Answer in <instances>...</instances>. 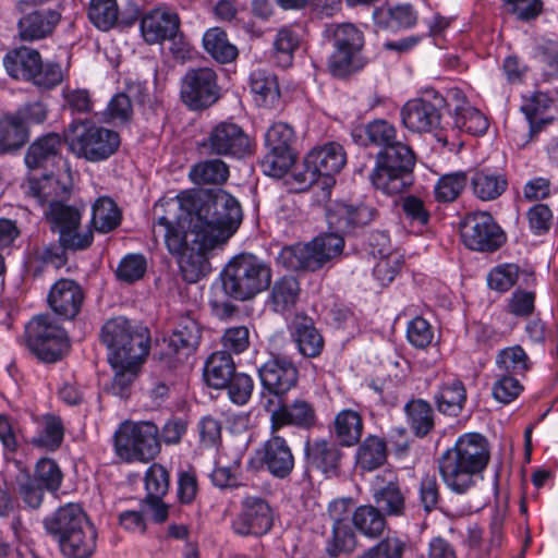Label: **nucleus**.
I'll list each match as a JSON object with an SVG mask.
<instances>
[{"label":"nucleus","mask_w":558,"mask_h":558,"mask_svg":"<svg viewBox=\"0 0 558 558\" xmlns=\"http://www.w3.org/2000/svg\"><path fill=\"white\" fill-rule=\"evenodd\" d=\"M488 461L489 450L485 437L469 433L460 436L451 448L441 453L437 465L446 487L454 494L463 495L483 480Z\"/></svg>","instance_id":"1"},{"label":"nucleus","mask_w":558,"mask_h":558,"mask_svg":"<svg viewBox=\"0 0 558 558\" xmlns=\"http://www.w3.org/2000/svg\"><path fill=\"white\" fill-rule=\"evenodd\" d=\"M184 206L194 211L204 223L207 235L225 244L241 225L243 213L240 202L229 192L218 189L207 194L185 193L171 207Z\"/></svg>","instance_id":"2"},{"label":"nucleus","mask_w":558,"mask_h":558,"mask_svg":"<svg viewBox=\"0 0 558 558\" xmlns=\"http://www.w3.org/2000/svg\"><path fill=\"white\" fill-rule=\"evenodd\" d=\"M45 180V185L38 190L32 186V190L43 205H48L45 217L50 231L61 238L63 243L80 242L90 247L94 242V232L90 228L82 230V209L63 203V199L70 196V185L46 174Z\"/></svg>","instance_id":"3"},{"label":"nucleus","mask_w":558,"mask_h":558,"mask_svg":"<svg viewBox=\"0 0 558 558\" xmlns=\"http://www.w3.org/2000/svg\"><path fill=\"white\" fill-rule=\"evenodd\" d=\"M43 525L66 558H88L96 548V529L78 504L59 507L44 519Z\"/></svg>","instance_id":"4"},{"label":"nucleus","mask_w":558,"mask_h":558,"mask_svg":"<svg viewBox=\"0 0 558 558\" xmlns=\"http://www.w3.org/2000/svg\"><path fill=\"white\" fill-rule=\"evenodd\" d=\"M270 265L252 253L232 257L220 274L226 296L235 301H248L267 290L271 283Z\"/></svg>","instance_id":"5"},{"label":"nucleus","mask_w":558,"mask_h":558,"mask_svg":"<svg viewBox=\"0 0 558 558\" xmlns=\"http://www.w3.org/2000/svg\"><path fill=\"white\" fill-rule=\"evenodd\" d=\"M415 162L412 148L405 143L397 144L377 153L368 178L376 190L387 195L400 194L413 183Z\"/></svg>","instance_id":"6"},{"label":"nucleus","mask_w":558,"mask_h":558,"mask_svg":"<svg viewBox=\"0 0 558 558\" xmlns=\"http://www.w3.org/2000/svg\"><path fill=\"white\" fill-rule=\"evenodd\" d=\"M101 342L108 349V360L116 364L132 359H145L149 351V331L123 316L108 319L100 330Z\"/></svg>","instance_id":"7"},{"label":"nucleus","mask_w":558,"mask_h":558,"mask_svg":"<svg viewBox=\"0 0 558 558\" xmlns=\"http://www.w3.org/2000/svg\"><path fill=\"white\" fill-rule=\"evenodd\" d=\"M172 201L167 204L166 215L158 218L154 227V233L157 228L162 232L166 246L173 256L182 254L184 250L199 243L201 240L208 238L204 223L196 217L194 211L186 209L184 206L171 207Z\"/></svg>","instance_id":"8"},{"label":"nucleus","mask_w":558,"mask_h":558,"mask_svg":"<svg viewBox=\"0 0 558 558\" xmlns=\"http://www.w3.org/2000/svg\"><path fill=\"white\" fill-rule=\"evenodd\" d=\"M64 142L78 158L98 162L112 156L118 150L121 140L113 130L78 121L69 125Z\"/></svg>","instance_id":"9"},{"label":"nucleus","mask_w":558,"mask_h":558,"mask_svg":"<svg viewBox=\"0 0 558 558\" xmlns=\"http://www.w3.org/2000/svg\"><path fill=\"white\" fill-rule=\"evenodd\" d=\"M343 246L344 240L341 236L327 233L308 243L284 246L277 256V263L292 271H315L339 256Z\"/></svg>","instance_id":"10"},{"label":"nucleus","mask_w":558,"mask_h":558,"mask_svg":"<svg viewBox=\"0 0 558 558\" xmlns=\"http://www.w3.org/2000/svg\"><path fill=\"white\" fill-rule=\"evenodd\" d=\"M3 65L11 77L32 82L43 89H52L63 81L60 64L43 62L38 50L31 47L22 46L7 52Z\"/></svg>","instance_id":"11"},{"label":"nucleus","mask_w":558,"mask_h":558,"mask_svg":"<svg viewBox=\"0 0 558 558\" xmlns=\"http://www.w3.org/2000/svg\"><path fill=\"white\" fill-rule=\"evenodd\" d=\"M25 344L45 363L62 357L69 348L66 331L49 314L33 317L25 326Z\"/></svg>","instance_id":"12"},{"label":"nucleus","mask_w":558,"mask_h":558,"mask_svg":"<svg viewBox=\"0 0 558 558\" xmlns=\"http://www.w3.org/2000/svg\"><path fill=\"white\" fill-rule=\"evenodd\" d=\"M158 435L151 422L123 423L114 433L116 453L126 462L153 460L160 451Z\"/></svg>","instance_id":"13"},{"label":"nucleus","mask_w":558,"mask_h":558,"mask_svg":"<svg viewBox=\"0 0 558 558\" xmlns=\"http://www.w3.org/2000/svg\"><path fill=\"white\" fill-rule=\"evenodd\" d=\"M347 163V153L337 142H328L313 147L304 158V170L294 173L295 180L304 187L317 183L319 178L325 184L335 183L333 174L339 173Z\"/></svg>","instance_id":"14"},{"label":"nucleus","mask_w":558,"mask_h":558,"mask_svg":"<svg viewBox=\"0 0 558 558\" xmlns=\"http://www.w3.org/2000/svg\"><path fill=\"white\" fill-rule=\"evenodd\" d=\"M203 155L242 159L252 154L250 136L239 124L222 121L213 126L198 143Z\"/></svg>","instance_id":"15"},{"label":"nucleus","mask_w":558,"mask_h":558,"mask_svg":"<svg viewBox=\"0 0 558 558\" xmlns=\"http://www.w3.org/2000/svg\"><path fill=\"white\" fill-rule=\"evenodd\" d=\"M296 136L293 128L284 122L274 123L266 132L267 154L260 163L266 174L281 178L294 163Z\"/></svg>","instance_id":"16"},{"label":"nucleus","mask_w":558,"mask_h":558,"mask_svg":"<svg viewBox=\"0 0 558 558\" xmlns=\"http://www.w3.org/2000/svg\"><path fill=\"white\" fill-rule=\"evenodd\" d=\"M463 244L476 252L493 253L507 240L506 233L488 211H475L465 216L460 225Z\"/></svg>","instance_id":"17"},{"label":"nucleus","mask_w":558,"mask_h":558,"mask_svg":"<svg viewBox=\"0 0 558 558\" xmlns=\"http://www.w3.org/2000/svg\"><path fill=\"white\" fill-rule=\"evenodd\" d=\"M424 98L407 101L401 110L400 118L403 126L413 133H426L441 128V110L446 107V99L430 89Z\"/></svg>","instance_id":"18"},{"label":"nucleus","mask_w":558,"mask_h":558,"mask_svg":"<svg viewBox=\"0 0 558 558\" xmlns=\"http://www.w3.org/2000/svg\"><path fill=\"white\" fill-rule=\"evenodd\" d=\"M219 90L213 69H191L182 78L181 99L192 110L206 109L217 102Z\"/></svg>","instance_id":"19"},{"label":"nucleus","mask_w":558,"mask_h":558,"mask_svg":"<svg viewBox=\"0 0 558 558\" xmlns=\"http://www.w3.org/2000/svg\"><path fill=\"white\" fill-rule=\"evenodd\" d=\"M272 522V510L266 499L245 496L241 501V511L232 522V529L242 536L264 535L271 529Z\"/></svg>","instance_id":"20"},{"label":"nucleus","mask_w":558,"mask_h":558,"mask_svg":"<svg viewBox=\"0 0 558 558\" xmlns=\"http://www.w3.org/2000/svg\"><path fill=\"white\" fill-rule=\"evenodd\" d=\"M257 458L262 468L278 480L288 478L294 470L292 449L278 432H270V437L257 450Z\"/></svg>","instance_id":"21"},{"label":"nucleus","mask_w":558,"mask_h":558,"mask_svg":"<svg viewBox=\"0 0 558 558\" xmlns=\"http://www.w3.org/2000/svg\"><path fill=\"white\" fill-rule=\"evenodd\" d=\"M372 497L376 508L388 517H404L408 512L405 494L400 486L398 476L392 471H384L373 483Z\"/></svg>","instance_id":"22"},{"label":"nucleus","mask_w":558,"mask_h":558,"mask_svg":"<svg viewBox=\"0 0 558 558\" xmlns=\"http://www.w3.org/2000/svg\"><path fill=\"white\" fill-rule=\"evenodd\" d=\"M202 338L201 328L195 317L190 313L182 314L175 324V328L168 341L167 351L155 352L160 361H166L172 366V361L177 356L187 355L199 344Z\"/></svg>","instance_id":"23"},{"label":"nucleus","mask_w":558,"mask_h":558,"mask_svg":"<svg viewBox=\"0 0 558 558\" xmlns=\"http://www.w3.org/2000/svg\"><path fill=\"white\" fill-rule=\"evenodd\" d=\"M377 215L375 208L366 205H350L337 203L329 207L326 213L327 223L331 233L343 239V234H350L355 229L371 223Z\"/></svg>","instance_id":"24"},{"label":"nucleus","mask_w":558,"mask_h":558,"mask_svg":"<svg viewBox=\"0 0 558 558\" xmlns=\"http://www.w3.org/2000/svg\"><path fill=\"white\" fill-rule=\"evenodd\" d=\"M263 387L271 395L281 397L295 387L299 372L284 357H274L258 368Z\"/></svg>","instance_id":"25"},{"label":"nucleus","mask_w":558,"mask_h":558,"mask_svg":"<svg viewBox=\"0 0 558 558\" xmlns=\"http://www.w3.org/2000/svg\"><path fill=\"white\" fill-rule=\"evenodd\" d=\"M141 34L148 45L174 40L180 29L179 15L166 8H157L141 20Z\"/></svg>","instance_id":"26"},{"label":"nucleus","mask_w":558,"mask_h":558,"mask_svg":"<svg viewBox=\"0 0 558 558\" xmlns=\"http://www.w3.org/2000/svg\"><path fill=\"white\" fill-rule=\"evenodd\" d=\"M316 424L317 414L314 405L304 399H295L291 403L278 404V410L271 415L270 432H279L288 425L308 430Z\"/></svg>","instance_id":"27"},{"label":"nucleus","mask_w":558,"mask_h":558,"mask_svg":"<svg viewBox=\"0 0 558 558\" xmlns=\"http://www.w3.org/2000/svg\"><path fill=\"white\" fill-rule=\"evenodd\" d=\"M83 301V289L72 279H59L48 294L50 308L65 319H73L80 313Z\"/></svg>","instance_id":"28"},{"label":"nucleus","mask_w":558,"mask_h":558,"mask_svg":"<svg viewBox=\"0 0 558 558\" xmlns=\"http://www.w3.org/2000/svg\"><path fill=\"white\" fill-rule=\"evenodd\" d=\"M304 456L310 468L332 477L339 473L343 453L336 442L319 438L305 442Z\"/></svg>","instance_id":"29"},{"label":"nucleus","mask_w":558,"mask_h":558,"mask_svg":"<svg viewBox=\"0 0 558 558\" xmlns=\"http://www.w3.org/2000/svg\"><path fill=\"white\" fill-rule=\"evenodd\" d=\"M330 517L333 519L331 537L327 541L326 553L335 558L341 553H351L356 547L355 533L349 523L341 518V513L347 511L344 500H335L328 508Z\"/></svg>","instance_id":"30"},{"label":"nucleus","mask_w":558,"mask_h":558,"mask_svg":"<svg viewBox=\"0 0 558 558\" xmlns=\"http://www.w3.org/2000/svg\"><path fill=\"white\" fill-rule=\"evenodd\" d=\"M469 184L474 197L482 202H493L508 190L507 174L500 170L484 167L470 171Z\"/></svg>","instance_id":"31"},{"label":"nucleus","mask_w":558,"mask_h":558,"mask_svg":"<svg viewBox=\"0 0 558 558\" xmlns=\"http://www.w3.org/2000/svg\"><path fill=\"white\" fill-rule=\"evenodd\" d=\"M61 13L53 9L35 10L19 20V36L24 41L49 37L60 23Z\"/></svg>","instance_id":"32"},{"label":"nucleus","mask_w":558,"mask_h":558,"mask_svg":"<svg viewBox=\"0 0 558 558\" xmlns=\"http://www.w3.org/2000/svg\"><path fill=\"white\" fill-rule=\"evenodd\" d=\"M63 142L62 137L54 132L38 137L26 150L25 165L29 170H46L60 159Z\"/></svg>","instance_id":"33"},{"label":"nucleus","mask_w":558,"mask_h":558,"mask_svg":"<svg viewBox=\"0 0 558 558\" xmlns=\"http://www.w3.org/2000/svg\"><path fill=\"white\" fill-rule=\"evenodd\" d=\"M218 245L220 244L209 236L206 239L203 238L199 243L184 250L182 254L175 255L185 281L193 283L206 276L208 271V260L205 254Z\"/></svg>","instance_id":"34"},{"label":"nucleus","mask_w":558,"mask_h":558,"mask_svg":"<svg viewBox=\"0 0 558 558\" xmlns=\"http://www.w3.org/2000/svg\"><path fill=\"white\" fill-rule=\"evenodd\" d=\"M299 352L305 357H316L324 349V339L311 317L296 314L290 325Z\"/></svg>","instance_id":"35"},{"label":"nucleus","mask_w":558,"mask_h":558,"mask_svg":"<svg viewBox=\"0 0 558 558\" xmlns=\"http://www.w3.org/2000/svg\"><path fill=\"white\" fill-rule=\"evenodd\" d=\"M373 20L377 28L395 32L413 26L416 14L410 4L383 5L373 11Z\"/></svg>","instance_id":"36"},{"label":"nucleus","mask_w":558,"mask_h":558,"mask_svg":"<svg viewBox=\"0 0 558 558\" xmlns=\"http://www.w3.org/2000/svg\"><path fill=\"white\" fill-rule=\"evenodd\" d=\"M250 88L258 106L276 108L280 102L277 76L267 70H255L250 75Z\"/></svg>","instance_id":"37"},{"label":"nucleus","mask_w":558,"mask_h":558,"mask_svg":"<svg viewBox=\"0 0 558 558\" xmlns=\"http://www.w3.org/2000/svg\"><path fill=\"white\" fill-rule=\"evenodd\" d=\"M301 287L293 276H283L271 287L268 303L276 313L284 314L292 311L300 300Z\"/></svg>","instance_id":"38"},{"label":"nucleus","mask_w":558,"mask_h":558,"mask_svg":"<svg viewBox=\"0 0 558 558\" xmlns=\"http://www.w3.org/2000/svg\"><path fill=\"white\" fill-rule=\"evenodd\" d=\"M235 364L231 354L227 351L214 352L204 366V379L215 389H223L235 375Z\"/></svg>","instance_id":"39"},{"label":"nucleus","mask_w":558,"mask_h":558,"mask_svg":"<svg viewBox=\"0 0 558 558\" xmlns=\"http://www.w3.org/2000/svg\"><path fill=\"white\" fill-rule=\"evenodd\" d=\"M551 105V97L544 92H535L525 99L524 104L521 106V111L529 122V140L525 143L536 136L545 125L551 123V118L542 117Z\"/></svg>","instance_id":"40"},{"label":"nucleus","mask_w":558,"mask_h":558,"mask_svg":"<svg viewBox=\"0 0 558 558\" xmlns=\"http://www.w3.org/2000/svg\"><path fill=\"white\" fill-rule=\"evenodd\" d=\"M466 401V390L459 379H451L441 384L434 395V402L440 413L458 416Z\"/></svg>","instance_id":"41"},{"label":"nucleus","mask_w":558,"mask_h":558,"mask_svg":"<svg viewBox=\"0 0 558 558\" xmlns=\"http://www.w3.org/2000/svg\"><path fill=\"white\" fill-rule=\"evenodd\" d=\"M367 64L362 50H333L327 61L328 72L336 78L344 80L361 72Z\"/></svg>","instance_id":"42"},{"label":"nucleus","mask_w":558,"mask_h":558,"mask_svg":"<svg viewBox=\"0 0 558 558\" xmlns=\"http://www.w3.org/2000/svg\"><path fill=\"white\" fill-rule=\"evenodd\" d=\"M387 460L386 441L375 435L367 436L359 446L355 453L356 466L362 471L372 472Z\"/></svg>","instance_id":"43"},{"label":"nucleus","mask_w":558,"mask_h":558,"mask_svg":"<svg viewBox=\"0 0 558 558\" xmlns=\"http://www.w3.org/2000/svg\"><path fill=\"white\" fill-rule=\"evenodd\" d=\"M14 464L19 471L14 477L17 495L26 507L38 509L43 505L47 490L32 476L29 470L21 461L15 460Z\"/></svg>","instance_id":"44"},{"label":"nucleus","mask_w":558,"mask_h":558,"mask_svg":"<svg viewBox=\"0 0 558 558\" xmlns=\"http://www.w3.org/2000/svg\"><path fill=\"white\" fill-rule=\"evenodd\" d=\"M354 527L364 536L377 538L386 527V517L373 505L359 506L352 514Z\"/></svg>","instance_id":"45"},{"label":"nucleus","mask_w":558,"mask_h":558,"mask_svg":"<svg viewBox=\"0 0 558 558\" xmlns=\"http://www.w3.org/2000/svg\"><path fill=\"white\" fill-rule=\"evenodd\" d=\"M333 432L341 446L351 447L357 444L363 432L361 415L353 410H342L335 417Z\"/></svg>","instance_id":"46"},{"label":"nucleus","mask_w":558,"mask_h":558,"mask_svg":"<svg viewBox=\"0 0 558 558\" xmlns=\"http://www.w3.org/2000/svg\"><path fill=\"white\" fill-rule=\"evenodd\" d=\"M203 46L208 54L222 64L232 62L238 57L236 47L229 41L227 33L220 27L205 32Z\"/></svg>","instance_id":"47"},{"label":"nucleus","mask_w":558,"mask_h":558,"mask_svg":"<svg viewBox=\"0 0 558 558\" xmlns=\"http://www.w3.org/2000/svg\"><path fill=\"white\" fill-rule=\"evenodd\" d=\"M89 248L88 246L74 242V244L63 243L58 236V242H50L33 250V257L43 265H52L61 268L68 263V252H80Z\"/></svg>","instance_id":"48"},{"label":"nucleus","mask_w":558,"mask_h":558,"mask_svg":"<svg viewBox=\"0 0 558 558\" xmlns=\"http://www.w3.org/2000/svg\"><path fill=\"white\" fill-rule=\"evenodd\" d=\"M28 129L13 114L0 119V151L2 154L19 150L27 142Z\"/></svg>","instance_id":"49"},{"label":"nucleus","mask_w":558,"mask_h":558,"mask_svg":"<svg viewBox=\"0 0 558 558\" xmlns=\"http://www.w3.org/2000/svg\"><path fill=\"white\" fill-rule=\"evenodd\" d=\"M407 420L415 436L424 437L434 428V411L423 399H414L404 407Z\"/></svg>","instance_id":"50"},{"label":"nucleus","mask_w":558,"mask_h":558,"mask_svg":"<svg viewBox=\"0 0 558 558\" xmlns=\"http://www.w3.org/2000/svg\"><path fill=\"white\" fill-rule=\"evenodd\" d=\"M121 222V211L110 197H99L92 213L90 223L100 233L114 230Z\"/></svg>","instance_id":"51"},{"label":"nucleus","mask_w":558,"mask_h":558,"mask_svg":"<svg viewBox=\"0 0 558 558\" xmlns=\"http://www.w3.org/2000/svg\"><path fill=\"white\" fill-rule=\"evenodd\" d=\"M533 58L541 64L544 81L558 80V40L543 38L534 46Z\"/></svg>","instance_id":"52"},{"label":"nucleus","mask_w":558,"mask_h":558,"mask_svg":"<svg viewBox=\"0 0 558 558\" xmlns=\"http://www.w3.org/2000/svg\"><path fill=\"white\" fill-rule=\"evenodd\" d=\"M144 359H130L116 364L113 360H108L114 371V376L110 386L112 395L126 398L129 396L130 386L136 378L140 365Z\"/></svg>","instance_id":"53"},{"label":"nucleus","mask_w":558,"mask_h":558,"mask_svg":"<svg viewBox=\"0 0 558 558\" xmlns=\"http://www.w3.org/2000/svg\"><path fill=\"white\" fill-rule=\"evenodd\" d=\"M190 177L198 184H220L229 178V166L221 159H209L196 163Z\"/></svg>","instance_id":"54"},{"label":"nucleus","mask_w":558,"mask_h":558,"mask_svg":"<svg viewBox=\"0 0 558 558\" xmlns=\"http://www.w3.org/2000/svg\"><path fill=\"white\" fill-rule=\"evenodd\" d=\"M453 126L472 135H481L487 131L488 121L480 110L463 104L453 111Z\"/></svg>","instance_id":"55"},{"label":"nucleus","mask_w":558,"mask_h":558,"mask_svg":"<svg viewBox=\"0 0 558 558\" xmlns=\"http://www.w3.org/2000/svg\"><path fill=\"white\" fill-rule=\"evenodd\" d=\"M496 365L505 374L519 376L530 369V359L520 345H512L498 352Z\"/></svg>","instance_id":"56"},{"label":"nucleus","mask_w":558,"mask_h":558,"mask_svg":"<svg viewBox=\"0 0 558 558\" xmlns=\"http://www.w3.org/2000/svg\"><path fill=\"white\" fill-rule=\"evenodd\" d=\"M120 9L117 0H90L88 17L101 31H109L118 25Z\"/></svg>","instance_id":"57"},{"label":"nucleus","mask_w":558,"mask_h":558,"mask_svg":"<svg viewBox=\"0 0 558 558\" xmlns=\"http://www.w3.org/2000/svg\"><path fill=\"white\" fill-rule=\"evenodd\" d=\"M326 32L331 34L333 50H363V33L353 24L330 25Z\"/></svg>","instance_id":"58"},{"label":"nucleus","mask_w":558,"mask_h":558,"mask_svg":"<svg viewBox=\"0 0 558 558\" xmlns=\"http://www.w3.org/2000/svg\"><path fill=\"white\" fill-rule=\"evenodd\" d=\"M364 134L367 144L379 147L380 149L403 143L397 138L396 126L381 119L367 123L364 128Z\"/></svg>","instance_id":"59"},{"label":"nucleus","mask_w":558,"mask_h":558,"mask_svg":"<svg viewBox=\"0 0 558 558\" xmlns=\"http://www.w3.org/2000/svg\"><path fill=\"white\" fill-rule=\"evenodd\" d=\"M469 183V174L457 171L442 175L435 185V197L438 202L450 203L458 198Z\"/></svg>","instance_id":"60"},{"label":"nucleus","mask_w":558,"mask_h":558,"mask_svg":"<svg viewBox=\"0 0 558 558\" xmlns=\"http://www.w3.org/2000/svg\"><path fill=\"white\" fill-rule=\"evenodd\" d=\"M32 476L36 478L48 493L58 492L63 480V474L58 463L50 458L39 459Z\"/></svg>","instance_id":"61"},{"label":"nucleus","mask_w":558,"mask_h":558,"mask_svg":"<svg viewBox=\"0 0 558 558\" xmlns=\"http://www.w3.org/2000/svg\"><path fill=\"white\" fill-rule=\"evenodd\" d=\"M218 461L216 468L210 473L211 483L220 489H233L244 486L240 480L241 457H235L228 465L220 464Z\"/></svg>","instance_id":"62"},{"label":"nucleus","mask_w":558,"mask_h":558,"mask_svg":"<svg viewBox=\"0 0 558 558\" xmlns=\"http://www.w3.org/2000/svg\"><path fill=\"white\" fill-rule=\"evenodd\" d=\"M145 488L147 495L145 498L162 499L169 489V473L158 463L148 468L145 474Z\"/></svg>","instance_id":"63"},{"label":"nucleus","mask_w":558,"mask_h":558,"mask_svg":"<svg viewBox=\"0 0 558 558\" xmlns=\"http://www.w3.org/2000/svg\"><path fill=\"white\" fill-rule=\"evenodd\" d=\"M520 268L515 264H502L493 268L488 276L487 282L490 289L506 292L511 289L519 278Z\"/></svg>","instance_id":"64"}]
</instances>
